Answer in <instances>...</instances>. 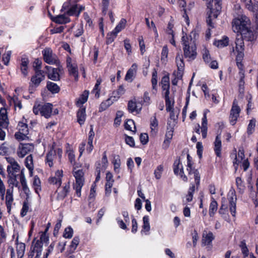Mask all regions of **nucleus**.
<instances>
[{
    "mask_svg": "<svg viewBox=\"0 0 258 258\" xmlns=\"http://www.w3.org/2000/svg\"><path fill=\"white\" fill-rule=\"evenodd\" d=\"M250 25V21L245 16H240L234 19L232 22L233 30L235 33H240L243 29Z\"/></svg>",
    "mask_w": 258,
    "mask_h": 258,
    "instance_id": "4",
    "label": "nucleus"
},
{
    "mask_svg": "<svg viewBox=\"0 0 258 258\" xmlns=\"http://www.w3.org/2000/svg\"><path fill=\"white\" fill-rule=\"evenodd\" d=\"M186 170L188 171V174H194L196 183L197 185H199L200 182V175L198 170L192 168V163H187Z\"/></svg>",
    "mask_w": 258,
    "mask_h": 258,
    "instance_id": "22",
    "label": "nucleus"
},
{
    "mask_svg": "<svg viewBox=\"0 0 258 258\" xmlns=\"http://www.w3.org/2000/svg\"><path fill=\"white\" fill-rule=\"evenodd\" d=\"M34 146L32 144H20L17 154L20 158H23L26 155L32 152L34 150Z\"/></svg>",
    "mask_w": 258,
    "mask_h": 258,
    "instance_id": "17",
    "label": "nucleus"
},
{
    "mask_svg": "<svg viewBox=\"0 0 258 258\" xmlns=\"http://www.w3.org/2000/svg\"><path fill=\"white\" fill-rule=\"evenodd\" d=\"M244 43L241 39H237L236 41V61L238 68L239 69V78H244V71L243 70V65L242 61L244 56Z\"/></svg>",
    "mask_w": 258,
    "mask_h": 258,
    "instance_id": "2",
    "label": "nucleus"
},
{
    "mask_svg": "<svg viewBox=\"0 0 258 258\" xmlns=\"http://www.w3.org/2000/svg\"><path fill=\"white\" fill-rule=\"evenodd\" d=\"M181 41L183 46L184 57L188 61L194 60L197 55L195 38H192L191 35L187 36L185 34L182 37Z\"/></svg>",
    "mask_w": 258,
    "mask_h": 258,
    "instance_id": "1",
    "label": "nucleus"
},
{
    "mask_svg": "<svg viewBox=\"0 0 258 258\" xmlns=\"http://www.w3.org/2000/svg\"><path fill=\"white\" fill-rule=\"evenodd\" d=\"M158 122L155 115L151 118L150 128L152 134H155L158 130Z\"/></svg>",
    "mask_w": 258,
    "mask_h": 258,
    "instance_id": "40",
    "label": "nucleus"
},
{
    "mask_svg": "<svg viewBox=\"0 0 258 258\" xmlns=\"http://www.w3.org/2000/svg\"><path fill=\"white\" fill-rule=\"evenodd\" d=\"M203 58L206 62L209 63L211 62V59L209 52L208 50L206 48L203 50Z\"/></svg>",
    "mask_w": 258,
    "mask_h": 258,
    "instance_id": "61",
    "label": "nucleus"
},
{
    "mask_svg": "<svg viewBox=\"0 0 258 258\" xmlns=\"http://www.w3.org/2000/svg\"><path fill=\"white\" fill-rule=\"evenodd\" d=\"M236 184L240 192H243L244 189V186L240 177L236 178Z\"/></svg>",
    "mask_w": 258,
    "mask_h": 258,
    "instance_id": "55",
    "label": "nucleus"
},
{
    "mask_svg": "<svg viewBox=\"0 0 258 258\" xmlns=\"http://www.w3.org/2000/svg\"><path fill=\"white\" fill-rule=\"evenodd\" d=\"M207 2V7L210 9V12L207 19V23L211 27H214L212 23V18H216L220 14L221 9V0H213L211 2Z\"/></svg>",
    "mask_w": 258,
    "mask_h": 258,
    "instance_id": "3",
    "label": "nucleus"
},
{
    "mask_svg": "<svg viewBox=\"0 0 258 258\" xmlns=\"http://www.w3.org/2000/svg\"><path fill=\"white\" fill-rule=\"evenodd\" d=\"M126 23V20L125 19H121L119 23L112 31L117 34L120 31H121V30L125 28Z\"/></svg>",
    "mask_w": 258,
    "mask_h": 258,
    "instance_id": "46",
    "label": "nucleus"
},
{
    "mask_svg": "<svg viewBox=\"0 0 258 258\" xmlns=\"http://www.w3.org/2000/svg\"><path fill=\"white\" fill-rule=\"evenodd\" d=\"M117 34L112 31L110 33L107 35L106 37V43L107 44L111 43L115 39L117 36Z\"/></svg>",
    "mask_w": 258,
    "mask_h": 258,
    "instance_id": "58",
    "label": "nucleus"
},
{
    "mask_svg": "<svg viewBox=\"0 0 258 258\" xmlns=\"http://www.w3.org/2000/svg\"><path fill=\"white\" fill-rule=\"evenodd\" d=\"M13 187H11L7 190L6 196V204L8 212H10L12 203L14 201L13 199Z\"/></svg>",
    "mask_w": 258,
    "mask_h": 258,
    "instance_id": "20",
    "label": "nucleus"
},
{
    "mask_svg": "<svg viewBox=\"0 0 258 258\" xmlns=\"http://www.w3.org/2000/svg\"><path fill=\"white\" fill-rule=\"evenodd\" d=\"M86 118V108L84 107H80L77 113V121L81 126L84 124Z\"/></svg>",
    "mask_w": 258,
    "mask_h": 258,
    "instance_id": "26",
    "label": "nucleus"
},
{
    "mask_svg": "<svg viewBox=\"0 0 258 258\" xmlns=\"http://www.w3.org/2000/svg\"><path fill=\"white\" fill-rule=\"evenodd\" d=\"M166 33L172 37L174 36V23L173 20H170L168 25L166 29H165Z\"/></svg>",
    "mask_w": 258,
    "mask_h": 258,
    "instance_id": "48",
    "label": "nucleus"
},
{
    "mask_svg": "<svg viewBox=\"0 0 258 258\" xmlns=\"http://www.w3.org/2000/svg\"><path fill=\"white\" fill-rule=\"evenodd\" d=\"M67 64L70 74L75 77H78L77 66L75 63H72V58L70 57H68L67 59Z\"/></svg>",
    "mask_w": 258,
    "mask_h": 258,
    "instance_id": "25",
    "label": "nucleus"
},
{
    "mask_svg": "<svg viewBox=\"0 0 258 258\" xmlns=\"http://www.w3.org/2000/svg\"><path fill=\"white\" fill-rule=\"evenodd\" d=\"M215 236L211 231L204 230L202 235V243L204 246H211Z\"/></svg>",
    "mask_w": 258,
    "mask_h": 258,
    "instance_id": "18",
    "label": "nucleus"
},
{
    "mask_svg": "<svg viewBox=\"0 0 258 258\" xmlns=\"http://www.w3.org/2000/svg\"><path fill=\"white\" fill-rule=\"evenodd\" d=\"M202 126L200 127L199 124H197L194 128V131L198 134H200V128L201 129V133L203 138L205 139L207 137V132H208V121L207 119L206 112H205L204 113L203 117L202 118Z\"/></svg>",
    "mask_w": 258,
    "mask_h": 258,
    "instance_id": "15",
    "label": "nucleus"
},
{
    "mask_svg": "<svg viewBox=\"0 0 258 258\" xmlns=\"http://www.w3.org/2000/svg\"><path fill=\"white\" fill-rule=\"evenodd\" d=\"M89 92L85 90L83 92L80 97L78 99L76 104L78 106H80L85 103L88 100Z\"/></svg>",
    "mask_w": 258,
    "mask_h": 258,
    "instance_id": "37",
    "label": "nucleus"
},
{
    "mask_svg": "<svg viewBox=\"0 0 258 258\" xmlns=\"http://www.w3.org/2000/svg\"><path fill=\"white\" fill-rule=\"evenodd\" d=\"M163 171V166L162 165H158L154 171V175L157 179H159L161 177V175Z\"/></svg>",
    "mask_w": 258,
    "mask_h": 258,
    "instance_id": "54",
    "label": "nucleus"
},
{
    "mask_svg": "<svg viewBox=\"0 0 258 258\" xmlns=\"http://www.w3.org/2000/svg\"><path fill=\"white\" fill-rule=\"evenodd\" d=\"M80 242V238L78 236H75L71 242L70 245L71 248L73 249V252L77 248Z\"/></svg>",
    "mask_w": 258,
    "mask_h": 258,
    "instance_id": "59",
    "label": "nucleus"
},
{
    "mask_svg": "<svg viewBox=\"0 0 258 258\" xmlns=\"http://www.w3.org/2000/svg\"><path fill=\"white\" fill-rule=\"evenodd\" d=\"M25 250V244L24 243H18L17 246V255L18 258H22Z\"/></svg>",
    "mask_w": 258,
    "mask_h": 258,
    "instance_id": "47",
    "label": "nucleus"
},
{
    "mask_svg": "<svg viewBox=\"0 0 258 258\" xmlns=\"http://www.w3.org/2000/svg\"><path fill=\"white\" fill-rule=\"evenodd\" d=\"M240 247L244 257L247 256L248 254V249L246 246L245 242L244 241H242L241 242Z\"/></svg>",
    "mask_w": 258,
    "mask_h": 258,
    "instance_id": "63",
    "label": "nucleus"
},
{
    "mask_svg": "<svg viewBox=\"0 0 258 258\" xmlns=\"http://www.w3.org/2000/svg\"><path fill=\"white\" fill-rule=\"evenodd\" d=\"M143 225L142 229L141 231L142 234L149 235L150 230V225L149 223V217L148 216H144L143 218Z\"/></svg>",
    "mask_w": 258,
    "mask_h": 258,
    "instance_id": "32",
    "label": "nucleus"
},
{
    "mask_svg": "<svg viewBox=\"0 0 258 258\" xmlns=\"http://www.w3.org/2000/svg\"><path fill=\"white\" fill-rule=\"evenodd\" d=\"M29 206L28 199H26V200L25 199V200L23 202V207L21 209V215L22 217H24L26 215V214L29 210Z\"/></svg>",
    "mask_w": 258,
    "mask_h": 258,
    "instance_id": "52",
    "label": "nucleus"
},
{
    "mask_svg": "<svg viewBox=\"0 0 258 258\" xmlns=\"http://www.w3.org/2000/svg\"><path fill=\"white\" fill-rule=\"evenodd\" d=\"M138 66L136 63H133L130 69L127 71L125 76V80L130 82L133 80V78L135 76Z\"/></svg>",
    "mask_w": 258,
    "mask_h": 258,
    "instance_id": "29",
    "label": "nucleus"
},
{
    "mask_svg": "<svg viewBox=\"0 0 258 258\" xmlns=\"http://www.w3.org/2000/svg\"><path fill=\"white\" fill-rule=\"evenodd\" d=\"M32 185L35 192L38 194L39 192L41 190V181L37 176H35L34 177Z\"/></svg>",
    "mask_w": 258,
    "mask_h": 258,
    "instance_id": "42",
    "label": "nucleus"
},
{
    "mask_svg": "<svg viewBox=\"0 0 258 258\" xmlns=\"http://www.w3.org/2000/svg\"><path fill=\"white\" fill-rule=\"evenodd\" d=\"M109 4V0H102V12L103 15H106Z\"/></svg>",
    "mask_w": 258,
    "mask_h": 258,
    "instance_id": "62",
    "label": "nucleus"
},
{
    "mask_svg": "<svg viewBox=\"0 0 258 258\" xmlns=\"http://www.w3.org/2000/svg\"><path fill=\"white\" fill-rule=\"evenodd\" d=\"M19 131L15 133L16 139L19 140H24L29 133L28 125L26 123L19 122L17 126Z\"/></svg>",
    "mask_w": 258,
    "mask_h": 258,
    "instance_id": "12",
    "label": "nucleus"
},
{
    "mask_svg": "<svg viewBox=\"0 0 258 258\" xmlns=\"http://www.w3.org/2000/svg\"><path fill=\"white\" fill-rule=\"evenodd\" d=\"M62 177V171L57 170L54 177H51L49 179V182L50 183L55 184L59 187L61 183V177Z\"/></svg>",
    "mask_w": 258,
    "mask_h": 258,
    "instance_id": "28",
    "label": "nucleus"
},
{
    "mask_svg": "<svg viewBox=\"0 0 258 258\" xmlns=\"http://www.w3.org/2000/svg\"><path fill=\"white\" fill-rule=\"evenodd\" d=\"M44 60L50 64H57L58 63V59L56 55L53 53L49 48H45L42 52Z\"/></svg>",
    "mask_w": 258,
    "mask_h": 258,
    "instance_id": "11",
    "label": "nucleus"
},
{
    "mask_svg": "<svg viewBox=\"0 0 258 258\" xmlns=\"http://www.w3.org/2000/svg\"><path fill=\"white\" fill-rule=\"evenodd\" d=\"M73 175L75 178V182L73 184V188L78 197L81 196V189L85 182L84 173L82 169L74 170Z\"/></svg>",
    "mask_w": 258,
    "mask_h": 258,
    "instance_id": "5",
    "label": "nucleus"
},
{
    "mask_svg": "<svg viewBox=\"0 0 258 258\" xmlns=\"http://www.w3.org/2000/svg\"><path fill=\"white\" fill-rule=\"evenodd\" d=\"M133 126H134V128L136 129V126L135 125V122L132 119H128L124 124V127L126 130L133 131L132 130Z\"/></svg>",
    "mask_w": 258,
    "mask_h": 258,
    "instance_id": "60",
    "label": "nucleus"
},
{
    "mask_svg": "<svg viewBox=\"0 0 258 258\" xmlns=\"http://www.w3.org/2000/svg\"><path fill=\"white\" fill-rule=\"evenodd\" d=\"M25 165L30 171L33 170L34 166L32 155H30L26 157L25 159Z\"/></svg>",
    "mask_w": 258,
    "mask_h": 258,
    "instance_id": "49",
    "label": "nucleus"
},
{
    "mask_svg": "<svg viewBox=\"0 0 258 258\" xmlns=\"http://www.w3.org/2000/svg\"><path fill=\"white\" fill-rule=\"evenodd\" d=\"M125 89L123 86L121 85L119 87L118 89L116 91H114L113 92V95H115L116 97H118V98L120 97V96L124 94L125 93Z\"/></svg>",
    "mask_w": 258,
    "mask_h": 258,
    "instance_id": "64",
    "label": "nucleus"
},
{
    "mask_svg": "<svg viewBox=\"0 0 258 258\" xmlns=\"http://www.w3.org/2000/svg\"><path fill=\"white\" fill-rule=\"evenodd\" d=\"M218 208V203L212 197L211 202L209 207V215L213 217L216 212Z\"/></svg>",
    "mask_w": 258,
    "mask_h": 258,
    "instance_id": "39",
    "label": "nucleus"
},
{
    "mask_svg": "<svg viewBox=\"0 0 258 258\" xmlns=\"http://www.w3.org/2000/svg\"><path fill=\"white\" fill-rule=\"evenodd\" d=\"M229 39L227 37H225L223 39L215 41L214 44L219 48H223L228 45Z\"/></svg>",
    "mask_w": 258,
    "mask_h": 258,
    "instance_id": "43",
    "label": "nucleus"
},
{
    "mask_svg": "<svg viewBox=\"0 0 258 258\" xmlns=\"http://www.w3.org/2000/svg\"><path fill=\"white\" fill-rule=\"evenodd\" d=\"M173 133V127H167V131L165 135V139L163 144V148L167 149L168 148L170 140H171Z\"/></svg>",
    "mask_w": 258,
    "mask_h": 258,
    "instance_id": "30",
    "label": "nucleus"
},
{
    "mask_svg": "<svg viewBox=\"0 0 258 258\" xmlns=\"http://www.w3.org/2000/svg\"><path fill=\"white\" fill-rule=\"evenodd\" d=\"M20 170V166L17 162L7 166V171L9 175H19V174L17 173L19 172Z\"/></svg>",
    "mask_w": 258,
    "mask_h": 258,
    "instance_id": "35",
    "label": "nucleus"
},
{
    "mask_svg": "<svg viewBox=\"0 0 258 258\" xmlns=\"http://www.w3.org/2000/svg\"><path fill=\"white\" fill-rule=\"evenodd\" d=\"M175 62L177 68V72L173 73L175 78L172 80V84L173 85H176L178 80L182 77L183 71L184 70V62L183 61L182 54L180 53H177L175 57Z\"/></svg>",
    "mask_w": 258,
    "mask_h": 258,
    "instance_id": "6",
    "label": "nucleus"
},
{
    "mask_svg": "<svg viewBox=\"0 0 258 258\" xmlns=\"http://www.w3.org/2000/svg\"><path fill=\"white\" fill-rule=\"evenodd\" d=\"M20 181L22 186L23 190L27 196L26 199H28L30 191L27 184L26 179L23 171H21L20 173Z\"/></svg>",
    "mask_w": 258,
    "mask_h": 258,
    "instance_id": "27",
    "label": "nucleus"
},
{
    "mask_svg": "<svg viewBox=\"0 0 258 258\" xmlns=\"http://www.w3.org/2000/svg\"><path fill=\"white\" fill-rule=\"evenodd\" d=\"M255 122L256 121L255 119H252L250 120L247 127V133L248 134H251L254 130Z\"/></svg>",
    "mask_w": 258,
    "mask_h": 258,
    "instance_id": "56",
    "label": "nucleus"
},
{
    "mask_svg": "<svg viewBox=\"0 0 258 258\" xmlns=\"http://www.w3.org/2000/svg\"><path fill=\"white\" fill-rule=\"evenodd\" d=\"M62 150L60 149H57V150H55L52 147L49 152L47 153L45 158V163L48 165L50 167L53 166V161L55 159H57L58 157L59 160L60 159L62 155Z\"/></svg>",
    "mask_w": 258,
    "mask_h": 258,
    "instance_id": "10",
    "label": "nucleus"
},
{
    "mask_svg": "<svg viewBox=\"0 0 258 258\" xmlns=\"http://www.w3.org/2000/svg\"><path fill=\"white\" fill-rule=\"evenodd\" d=\"M45 78L43 71L35 72V75L32 77L31 82L35 86H38Z\"/></svg>",
    "mask_w": 258,
    "mask_h": 258,
    "instance_id": "24",
    "label": "nucleus"
},
{
    "mask_svg": "<svg viewBox=\"0 0 258 258\" xmlns=\"http://www.w3.org/2000/svg\"><path fill=\"white\" fill-rule=\"evenodd\" d=\"M118 99V97H116L115 95H113L110 98L106 100L105 101L102 102L99 107V111H103L109 107L114 102L116 101Z\"/></svg>",
    "mask_w": 258,
    "mask_h": 258,
    "instance_id": "23",
    "label": "nucleus"
},
{
    "mask_svg": "<svg viewBox=\"0 0 258 258\" xmlns=\"http://www.w3.org/2000/svg\"><path fill=\"white\" fill-rule=\"evenodd\" d=\"M114 166V170L116 173H119L120 166V159L119 156L114 157L112 161Z\"/></svg>",
    "mask_w": 258,
    "mask_h": 258,
    "instance_id": "50",
    "label": "nucleus"
},
{
    "mask_svg": "<svg viewBox=\"0 0 258 258\" xmlns=\"http://www.w3.org/2000/svg\"><path fill=\"white\" fill-rule=\"evenodd\" d=\"M46 87L52 93H56L59 91V87L56 84L51 82H47Z\"/></svg>",
    "mask_w": 258,
    "mask_h": 258,
    "instance_id": "44",
    "label": "nucleus"
},
{
    "mask_svg": "<svg viewBox=\"0 0 258 258\" xmlns=\"http://www.w3.org/2000/svg\"><path fill=\"white\" fill-rule=\"evenodd\" d=\"M34 244L33 251L36 253H39L42 252L43 243L39 240L34 239L33 241Z\"/></svg>",
    "mask_w": 258,
    "mask_h": 258,
    "instance_id": "45",
    "label": "nucleus"
},
{
    "mask_svg": "<svg viewBox=\"0 0 258 258\" xmlns=\"http://www.w3.org/2000/svg\"><path fill=\"white\" fill-rule=\"evenodd\" d=\"M162 89L164 90L167 88H170L169 84V77L168 76H164L162 77L161 82Z\"/></svg>",
    "mask_w": 258,
    "mask_h": 258,
    "instance_id": "51",
    "label": "nucleus"
},
{
    "mask_svg": "<svg viewBox=\"0 0 258 258\" xmlns=\"http://www.w3.org/2000/svg\"><path fill=\"white\" fill-rule=\"evenodd\" d=\"M240 111V108L238 105L237 101L236 99H234L229 115V120L231 125H233L236 123L237 118L239 116Z\"/></svg>",
    "mask_w": 258,
    "mask_h": 258,
    "instance_id": "13",
    "label": "nucleus"
},
{
    "mask_svg": "<svg viewBox=\"0 0 258 258\" xmlns=\"http://www.w3.org/2000/svg\"><path fill=\"white\" fill-rule=\"evenodd\" d=\"M8 124V119L6 109L2 108L0 110V126H5Z\"/></svg>",
    "mask_w": 258,
    "mask_h": 258,
    "instance_id": "36",
    "label": "nucleus"
},
{
    "mask_svg": "<svg viewBox=\"0 0 258 258\" xmlns=\"http://www.w3.org/2000/svg\"><path fill=\"white\" fill-rule=\"evenodd\" d=\"M45 69L47 71L48 78L53 81H57L59 79L58 69L53 68L51 67L46 66Z\"/></svg>",
    "mask_w": 258,
    "mask_h": 258,
    "instance_id": "21",
    "label": "nucleus"
},
{
    "mask_svg": "<svg viewBox=\"0 0 258 258\" xmlns=\"http://www.w3.org/2000/svg\"><path fill=\"white\" fill-rule=\"evenodd\" d=\"M10 176L9 179V182L10 184H12L13 187L15 186V187H19V181L17 179V176H19L20 177V174L19 175H9Z\"/></svg>",
    "mask_w": 258,
    "mask_h": 258,
    "instance_id": "53",
    "label": "nucleus"
},
{
    "mask_svg": "<svg viewBox=\"0 0 258 258\" xmlns=\"http://www.w3.org/2000/svg\"><path fill=\"white\" fill-rule=\"evenodd\" d=\"M173 171L175 175H179L180 178L184 181L188 180L187 177L185 175L183 166L179 159H176L173 165Z\"/></svg>",
    "mask_w": 258,
    "mask_h": 258,
    "instance_id": "16",
    "label": "nucleus"
},
{
    "mask_svg": "<svg viewBox=\"0 0 258 258\" xmlns=\"http://www.w3.org/2000/svg\"><path fill=\"white\" fill-rule=\"evenodd\" d=\"M227 199L229 201L230 211L231 214L233 216H235L236 214V204L237 201V197L235 190L231 188L228 194Z\"/></svg>",
    "mask_w": 258,
    "mask_h": 258,
    "instance_id": "14",
    "label": "nucleus"
},
{
    "mask_svg": "<svg viewBox=\"0 0 258 258\" xmlns=\"http://www.w3.org/2000/svg\"><path fill=\"white\" fill-rule=\"evenodd\" d=\"M241 36L240 38H236L235 40V48H233V52H236V41L237 39H241L244 42L243 40H245L248 41H252L256 40L257 36V32L256 29L250 27V25L247 27V28L243 29L242 31L240 33Z\"/></svg>",
    "mask_w": 258,
    "mask_h": 258,
    "instance_id": "8",
    "label": "nucleus"
},
{
    "mask_svg": "<svg viewBox=\"0 0 258 258\" xmlns=\"http://www.w3.org/2000/svg\"><path fill=\"white\" fill-rule=\"evenodd\" d=\"M73 235V230L71 227H67L63 233V237L66 238H71Z\"/></svg>",
    "mask_w": 258,
    "mask_h": 258,
    "instance_id": "57",
    "label": "nucleus"
},
{
    "mask_svg": "<svg viewBox=\"0 0 258 258\" xmlns=\"http://www.w3.org/2000/svg\"><path fill=\"white\" fill-rule=\"evenodd\" d=\"M29 61L27 57H23L21 59L20 63V70L24 77H26L28 75V65Z\"/></svg>",
    "mask_w": 258,
    "mask_h": 258,
    "instance_id": "34",
    "label": "nucleus"
},
{
    "mask_svg": "<svg viewBox=\"0 0 258 258\" xmlns=\"http://www.w3.org/2000/svg\"><path fill=\"white\" fill-rule=\"evenodd\" d=\"M53 21L58 24H65L69 22L70 20L65 14H63L54 17Z\"/></svg>",
    "mask_w": 258,
    "mask_h": 258,
    "instance_id": "41",
    "label": "nucleus"
},
{
    "mask_svg": "<svg viewBox=\"0 0 258 258\" xmlns=\"http://www.w3.org/2000/svg\"><path fill=\"white\" fill-rule=\"evenodd\" d=\"M85 9V7L77 4H70L65 3L62 6V10L65 11V14L69 16H75L78 17L80 13Z\"/></svg>",
    "mask_w": 258,
    "mask_h": 258,
    "instance_id": "9",
    "label": "nucleus"
},
{
    "mask_svg": "<svg viewBox=\"0 0 258 258\" xmlns=\"http://www.w3.org/2000/svg\"><path fill=\"white\" fill-rule=\"evenodd\" d=\"M157 72L154 69L152 73V76L151 79V83L152 85V93L156 94L157 92Z\"/></svg>",
    "mask_w": 258,
    "mask_h": 258,
    "instance_id": "38",
    "label": "nucleus"
},
{
    "mask_svg": "<svg viewBox=\"0 0 258 258\" xmlns=\"http://www.w3.org/2000/svg\"><path fill=\"white\" fill-rule=\"evenodd\" d=\"M70 188V186L69 182L66 183L61 188H58L56 191L57 194L56 200L58 201L63 200L67 196L68 193L69 192Z\"/></svg>",
    "mask_w": 258,
    "mask_h": 258,
    "instance_id": "19",
    "label": "nucleus"
},
{
    "mask_svg": "<svg viewBox=\"0 0 258 258\" xmlns=\"http://www.w3.org/2000/svg\"><path fill=\"white\" fill-rule=\"evenodd\" d=\"M127 109L131 113L136 112L139 113L142 109L141 106H139L136 101L131 100L128 101Z\"/></svg>",
    "mask_w": 258,
    "mask_h": 258,
    "instance_id": "33",
    "label": "nucleus"
},
{
    "mask_svg": "<svg viewBox=\"0 0 258 258\" xmlns=\"http://www.w3.org/2000/svg\"><path fill=\"white\" fill-rule=\"evenodd\" d=\"M214 150L217 156L221 157V148L222 143L221 141V137L220 135L216 136L215 141L214 143Z\"/></svg>",
    "mask_w": 258,
    "mask_h": 258,
    "instance_id": "31",
    "label": "nucleus"
},
{
    "mask_svg": "<svg viewBox=\"0 0 258 258\" xmlns=\"http://www.w3.org/2000/svg\"><path fill=\"white\" fill-rule=\"evenodd\" d=\"M52 104L49 103L44 104L35 103L33 111L35 114L37 115L40 113L42 116L48 118L50 117L52 114Z\"/></svg>",
    "mask_w": 258,
    "mask_h": 258,
    "instance_id": "7",
    "label": "nucleus"
}]
</instances>
